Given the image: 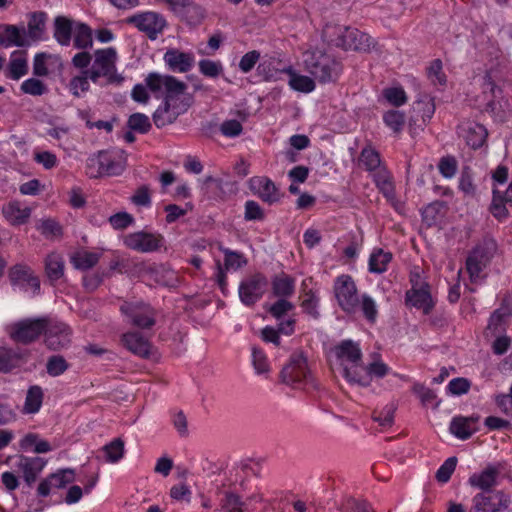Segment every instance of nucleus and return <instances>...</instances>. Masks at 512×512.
Segmentation results:
<instances>
[{
  "instance_id": "1",
  "label": "nucleus",
  "mask_w": 512,
  "mask_h": 512,
  "mask_svg": "<svg viewBox=\"0 0 512 512\" xmlns=\"http://www.w3.org/2000/svg\"><path fill=\"white\" fill-rule=\"evenodd\" d=\"M336 356L340 360L344 377L351 383L362 386L369 385V377L362 362V352L357 343L351 340L342 341L336 348Z\"/></svg>"
},
{
  "instance_id": "2",
  "label": "nucleus",
  "mask_w": 512,
  "mask_h": 512,
  "mask_svg": "<svg viewBox=\"0 0 512 512\" xmlns=\"http://www.w3.org/2000/svg\"><path fill=\"white\" fill-rule=\"evenodd\" d=\"M306 70L320 83L335 82L341 71V63L329 54L320 50L305 53Z\"/></svg>"
},
{
  "instance_id": "3",
  "label": "nucleus",
  "mask_w": 512,
  "mask_h": 512,
  "mask_svg": "<svg viewBox=\"0 0 512 512\" xmlns=\"http://www.w3.org/2000/svg\"><path fill=\"white\" fill-rule=\"evenodd\" d=\"M117 52L114 48L96 50L94 53V63L90 70H85L90 79L96 83L100 77H106L108 83L120 84L124 77L116 71Z\"/></svg>"
},
{
  "instance_id": "4",
  "label": "nucleus",
  "mask_w": 512,
  "mask_h": 512,
  "mask_svg": "<svg viewBox=\"0 0 512 512\" xmlns=\"http://www.w3.org/2000/svg\"><path fill=\"white\" fill-rule=\"evenodd\" d=\"M145 82L155 97H164V101H169V103H171L173 98L182 95L186 90L184 82L177 80L173 76L161 75L156 72L149 73L145 78Z\"/></svg>"
},
{
  "instance_id": "5",
  "label": "nucleus",
  "mask_w": 512,
  "mask_h": 512,
  "mask_svg": "<svg viewBox=\"0 0 512 512\" xmlns=\"http://www.w3.org/2000/svg\"><path fill=\"white\" fill-rule=\"evenodd\" d=\"M281 379L284 383L294 386H315L312 373L310 372L307 359L302 353H294L290 361L281 371Z\"/></svg>"
},
{
  "instance_id": "6",
  "label": "nucleus",
  "mask_w": 512,
  "mask_h": 512,
  "mask_svg": "<svg viewBox=\"0 0 512 512\" xmlns=\"http://www.w3.org/2000/svg\"><path fill=\"white\" fill-rule=\"evenodd\" d=\"M336 30L338 37L331 39L337 46L342 47L345 50L354 51H368L373 46L372 38L355 28L342 27V26H327L324 30L326 35L331 36L330 30Z\"/></svg>"
},
{
  "instance_id": "7",
  "label": "nucleus",
  "mask_w": 512,
  "mask_h": 512,
  "mask_svg": "<svg viewBox=\"0 0 512 512\" xmlns=\"http://www.w3.org/2000/svg\"><path fill=\"white\" fill-rule=\"evenodd\" d=\"M511 502L510 494L504 490L480 492L473 496L470 512H506Z\"/></svg>"
},
{
  "instance_id": "8",
  "label": "nucleus",
  "mask_w": 512,
  "mask_h": 512,
  "mask_svg": "<svg viewBox=\"0 0 512 512\" xmlns=\"http://www.w3.org/2000/svg\"><path fill=\"white\" fill-rule=\"evenodd\" d=\"M47 325L46 317L23 319L10 325L9 335L16 342L29 344L44 334Z\"/></svg>"
},
{
  "instance_id": "9",
  "label": "nucleus",
  "mask_w": 512,
  "mask_h": 512,
  "mask_svg": "<svg viewBox=\"0 0 512 512\" xmlns=\"http://www.w3.org/2000/svg\"><path fill=\"white\" fill-rule=\"evenodd\" d=\"M494 248L493 241H485L470 252L466 259V270L471 282L477 283L484 278L481 273L490 262Z\"/></svg>"
},
{
  "instance_id": "10",
  "label": "nucleus",
  "mask_w": 512,
  "mask_h": 512,
  "mask_svg": "<svg viewBox=\"0 0 512 512\" xmlns=\"http://www.w3.org/2000/svg\"><path fill=\"white\" fill-rule=\"evenodd\" d=\"M334 293L339 306L347 313H353L359 305L357 288L352 277L341 275L336 278Z\"/></svg>"
},
{
  "instance_id": "11",
  "label": "nucleus",
  "mask_w": 512,
  "mask_h": 512,
  "mask_svg": "<svg viewBox=\"0 0 512 512\" xmlns=\"http://www.w3.org/2000/svg\"><path fill=\"white\" fill-rule=\"evenodd\" d=\"M120 311L129 318L134 326L141 329L150 328L156 322L155 311L142 301L124 302L120 306Z\"/></svg>"
},
{
  "instance_id": "12",
  "label": "nucleus",
  "mask_w": 512,
  "mask_h": 512,
  "mask_svg": "<svg viewBox=\"0 0 512 512\" xmlns=\"http://www.w3.org/2000/svg\"><path fill=\"white\" fill-rule=\"evenodd\" d=\"M267 284V278L260 273H256L243 280L239 285L241 302L246 306L254 305L264 295Z\"/></svg>"
},
{
  "instance_id": "13",
  "label": "nucleus",
  "mask_w": 512,
  "mask_h": 512,
  "mask_svg": "<svg viewBox=\"0 0 512 512\" xmlns=\"http://www.w3.org/2000/svg\"><path fill=\"white\" fill-rule=\"evenodd\" d=\"M45 344L50 350L66 348L71 343V330L63 322L49 319V325L44 330Z\"/></svg>"
},
{
  "instance_id": "14",
  "label": "nucleus",
  "mask_w": 512,
  "mask_h": 512,
  "mask_svg": "<svg viewBox=\"0 0 512 512\" xmlns=\"http://www.w3.org/2000/svg\"><path fill=\"white\" fill-rule=\"evenodd\" d=\"M127 23L135 25L141 32L154 40L162 32L166 22L162 16L155 12H143L127 18Z\"/></svg>"
},
{
  "instance_id": "15",
  "label": "nucleus",
  "mask_w": 512,
  "mask_h": 512,
  "mask_svg": "<svg viewBox=\"0 0 512 512\" xmlns=\"http://www.w3.org/2000/svg\"><path fill=\"white\" fill-rule=\"evenodd\" d=\"M162 241L163 237L161 235L146 232L131 233L124 238V244L128 248L142 253L158 250Z\"/></svg>"
},
{
  "instance_id": "16",
  "label": "nucleus",
  "mask_w": 512,
  "mask_h": 512,
  "mask_svg": "<svg viewBox=\"0 0 512 512\" xmlns=\"http://www.w3.org/2000/svg\"><path fill=\"white\" fill-rule=\"evenodd\" d=\"M249 185L253 193L269 205L278 202L282 196L279 188L268 177H253L249 180Z\"/></svg>"
},
{
  "instance_id": "17",
  "label": "nucleus",
  "mask_w": 512,
  "mask_h": 512,
  "mask_svg": "<svg viewBox=\"0 0 512 512\" xmlns=\"http://www.w3.org/2000/svg\"><path fill=\"white\" fill-rule=\"evenodd\" d=\"M499 474V466L488 465L482 471L473 473L469 477L468 483L471 487L480 489L482 492L493 491L492 488L496 486Z\"/></svg>"
},
{
  "instance_id": "18",
  "label": "nucleus",
  "mask_w": 512,
  "mask_h": 512,
  "mask_svg": "<svg viewBox=\"0 0 512 512\" xmlns=\"http://www.w3.org/2000/svg\"><path fill=\"white\" fill-rule=\"evenodd\" d=\"M163 59L171 71L180 73L188 72L195 62L192 53L182 52L175 48L168 49Z\"/></svg>"
},
{
  "instance_id": "19",
  "label": "nucleus",
  "mask_w": 512,
  "mask_h": 512,
  "mask_svg": "<svg viewBox=\"0 0 512 512\" xmlns=\"http://www.w3.org/2000/svg\"><path fill=\"white\" fill-rule=\"evenodd\" d=\"M406 302L417 309H421L424 314H429L434 303L428 284H421L418 288L413 285L412 289L406 293Z\"/></svg>"
},
{
  "instance_id": "20",
  "label": "nucleus",
  "mask_w": 512,
  "mask_h": 512,
  "mask_svg": "<svg viewBox=\"0 0 512 512\" xmlns=\"http://www.w3.org/2000/svg\"><path fill=\"white\" fill-rule=\"evenodd\" d=\"M9 279L13 285L29 286L34 292L40 290V280L32 269L26 265L17 264L9 270Z\"/></svg>"
},
{
  "instance_id": "21",
  "label": "nucleus",
  "mask_w": 512,
  "mask_h": 512,
  "mask_svg": "<svg viewBox=\"0 0 512 512\" xmlns=\"http://www.w3.org/2000/svg\"><path fill=\"white\" fill-rule=\"evenodd\" d=\"M142 272L144 275L148 276L150 280L163 286L173 287L178 282L177 273L163 264L145 266Z\"/></svg>"
},
{
  "instance_id": "22",
  "label": "nucleus",
  "mask_w": 512,
  "mask_h": 512,
  "mask_svg": "<svg viewBox=\"0 0 512 512\" xmlns=\"http://www.w3.org/2000/svg\"><path fill=\"white\" fill-rule=\"evenodd\" d=\"M29 45L26 31L15 25L0 24V47H24Z\"/></svg>"
},
{
  "instance_id": "23",
  "label": "nucleus",
  "mask_w": 512,
  "mask_h": 512,
  "mask_svg": "<svg viewBox=\"0 0 512 512\" xmlns=\"http://www.w3.org/2000/svg\"><path fill=\"white\" fill-rule=\"evenodd\" d=\"M479 419L478 415L454 417L450 423L449 430L457 438L466 440L478 430L477 423Z\"/></svg>"
},
{
  "instance_id": "24",
  "label": "nucleus",
  "mask_w": 512,
  "mask_h": 512,
  "mask_svg": "<svg viewBox=\"0 0 512 512\" xmlns=\"http://www.w3.org/2000/svg\"><path fill=\"white\" fill-rule=\"evenodd\" d=\"M123 346L133 354L147 358L150 354L151 343L139 332H127L122 335Z\"/></svg>"
},
{
  "instance_id": "25",
  "label": "nucleus",
  "mask_w": 512,
  "mask_h": 512,
  "mask_svg": "<svg viewBox=\"0 0 512 512\" xmlns=\"http://www.w3.org/2000/svg\"><path fill=\"white\" fill-rule=\"evenodd\" d=\"M46 462L40 457H21L18 462V469L22 472L25 482L31 486L37 476L43 470Z\"/></svg>"
},
{
  "instance_id": "26",
  "label": "nucleus",
  "mask_w": 512,
  "mask_h": 512,
  "mask_svg": "<svg viewBox=\"0 0 512 512\" xmlns=\"http://www.w3.org/2000/svg\"><path fill=\"white\" fill-rule=\"evenodd\" d=\"M272 294L275 297L286 299L295 292V280L287 274L276 275L272 279Z\"/></svg>"
},
{
  "instance_id": "27",
  "label": "nucleus",
  "mask_w": 512,
  "mask_h": 512,
  "mask_svg": "<svg viewBox=\"0 0 512 512\" xmlns=\"http://www.w3.org/2000/svg\"><path fill=\"white\" fill-rule=\"evenodd\" d=\"M295 319L289 318L282 321L278 325V329L267 326L262 330V338L266 342H271L275 345H280L279 334L291 335L294 332Z\"/></svg>"
},
{
  "instance_id": "28",
  "label": "nucleus",
  "mask_w": 512,
  "mask_h": 512,
  "mask_svg": "<svg viewBox=\"0 0 512 512\" xmlns=\"http://www.w3.org/2000/svg\"><path fill=\"white\" fill-rule=\"evenodd\" d=\"M45 274L50 282L59 280L64 275V259L57 252L48 254L44 260Z\"/></svg>"
},
{
  "instance_id": "29",
  "label": "nucleus",
  "mask_w": 512,
  "mask_h": 512,
  "mask_svg": "<svg viewBox=\"0 0 512 512\" xmlns=\"http://www.w3.org/2000/svg\"><path fill=\"white\" fill-rule=\"evenodd\" d=\"M4 216L12 225H22L30 217L31 209L18 202H11L3 209Z\"/></svg>"
},
{
  "instance_id": "30",
  "label": "nucleus",
  "mask_w": 512,
  "mask_h": 512,
  "mask_svg": "<svg viewBox=\"0 0 512 512\" xmlns=\"http://www.w3.org/2000/svg\"><path fill=\"white\" fill-rule=\"evenodd\" d=\"M179 114L180 113L174 107H171L169 101H164L153 113V122L157 128H162L174 123Z\"/></svg>"
},
{
  "instance_id": "31",
  "label": "nucleus",
  "mask_w": 512,
  "mask_h": 512,
  "mask_svg": "<svg viewBox=\"0 0 512 512\" xmlns=\"http://www.w3.org/2000/svg\"><path fill=\"white\" fill-rule=\"evenodd\" d=\"M106 176L120 175L126 166L125 158L109 151H101Z\"/></svg>"
},
{
  "instance_id": "32",
  "label": "nucleus",
  "mask_w": 512,
  "mask_h": 512,
  "mask_svg": "<svg viewBox=\"0 0 512 512\" xmlns=\"http://www.w3.org/2000/svg\"><path fill=\"white\" fill-rule=\"evenodd\" d=\"M465 132L466 143L473 149L480 148L488 136L487 129L479 123H470Z\"/></svg>"
},
{
  "instance_id": "33",
  "label": "nucleus",
  "mask_w": 512,
  "mask_h": 512,
  "mask_svg": "<svg viewBox=\"0 0 512 512\" xmlns=\"http://www.w3.org/2000/svg\"><path fill=\"white\" fill-rule=\"evenodd\" d=\"M374 182L380 192L389 200L394 198L395 189L392 177L385 167L379 168L373 174Z\"/></svg>"
},
{
  "instance_id": "34",
  "label": "nucleus",
  "mask_w": 512,
  "mask_h": 512,
  "mask_svg": "<svg viewBox=\"0 0 512 512\" xmlns=\"http://www.w3.org/2000/svg\"><path fill=\"white\" fill-rule=\"evenodd\" d=\"M44 393L40 386L33 385L31 386L26 394L23 413L24 414H35L37 413L43 403Z\"/></svg>"
},
{
  "instance_id": "35",
  "label": "nucleus",
  "mask_w": 512,
  "mask_h": 512,
  "mask_svg": "<svg viewBox=\"0 0 512 512\" xmlns=\"http://www.w3.org/2000/svg\"><path fill=\"white\" fill-rule=\"evenodd\" d=\"M72 22L64 16H58L54 21V38L62 46H68L71 41Z\"/></svg>"
},
{
  "instance_id": "36",
  "label": "nucleus",
  "mask_w": 512,
  "mask_h": 512,
  "mask_svg": "<svg viewBox=\"0 0 512 512\" xmlns=\"http://www.w3.org/2000/svg\"><path fill=\"white\" fill-rule=\"evenodd\" d=\"M392 260V254L381 248H376L369 258V271L371 273L381 274L387 270V265Z\"/></svg>"
},
{
  "instance_id": "37",
  "label": "nucleus",
  "mask_w": 512,
  "mask_h": 512,
  "mask_svg": "<svg viewBox=\"0 0 512 512\" xmlns=\"http://www.w3.org/2000/svg\"><path fill=\"white\" fill-rule=\"evenodd\" d=\"M46 19L47 16L42 11L33 12L29 15L27 35L30 39L36 41L41 38L45 30Z\"/></svg>"
},
{
  "instance_id": "38",
  "label": "nucleus",
  "mask_w": 512,
  "mask_h": 512,
  "mask_svg": "<svg viewBox=\"0 0 512 512\" xmlns=\"http://www.w3.org/2000/svg\"><path fill=\"white\" fill-rule=\"evenodd\" d=\"M105 461L108 463L119 462L125 453L124 441L121 438H115L110 443L102 447Z\"/></svg>"
},
{
  "instance_id": "39",
  "label": "nucleus",
  "mask_w": 512,
  "mask_h": 512,
  "mask_svg": "<svg viewBox=\"0 0 512 512\" xmlns=\"http://www.w3.org/2000/svg\"><path fill=\"white\" fill-rule=\"evenodd\" d=\"M359 164L363 166L367 171H377L381 164V159L379 153L372 148L371 146H367L363 148L359 156Z\"/></svg>"
},
{
  "instance_id": "40",
  "label": "nucleus",
  "mask_w": 512,
  "mask_h": 512,
  "mask_svg": "<svg viewBox=\"0 0 512 512\" xmlns=\"http://www.w3.org/2000/svg\"><path fill=\"white\" fill-rule=\"evenodd\" d=\"M221 508L226 512H243L247 508V505L238 494L232 491H226L221 500Z\"/></svg>"
},
{
  "instance_id": "41",
  "label": "nucleus",
  "mask_w": 512,
  "mask_h": 512,
  "mask_svg": "<svg viewBox=\"0 0 512 512\" xmlns=\"http://www.w3.org/2000/svg\"><path fill=\"white\" fill-rule=\"evenodd\" d=\"M99 261V254L89 251L77 252L72 257V263L77 269L87 270L95 266Z\"/></svg>"
},
{
  "instance_id": "42",
  "label": "nucleus",
  "mask_w": 512,
  "mask_h": 512,
  "mask_svg": "<svg viewBox=\"0 0 512 512\" xmlns=\"http://www.w3.org/2000/svg\"><path fill=\"white\" fill-rule=\"evenodd\" d=\"M86 175L90 178H100L106 176L101 151L91 155L86 161Z\"/></svg>"
},
{
  "instance_id": "43",
  "label": "nucleus",
  "mask_w": 512,
  "mask_h": 512,
  "mask_svg": "<svg viewBox=\"0 0 512 512\" xmlns=\"http://www.w3.org/2000/svg\"><path fill=\"white\" fill-rule=\"evenodd\" d=\"M92 31L86 24H79L74 35V46L77 49H87L92 46Z\"/></svg>"
},
{
  "instance_id": "44",
  "label": "nucleus",
  "mask_w": 512,
  "mask_h": 512,
  "mask_svg": "<svg viewBox=\"0 0 512 512\" xmlns=\"http://www.w3.org/2000/svg\"><path fill=\"white\" fill-rule=\"evenodd\" d=\"M413 109L415 112L421 114L422 121L425 123L432 118L435 112V105L433 99L425 95L414 103Z\"/></svg>"
},
{
  "instance_id": "45",
  "label": "nucleus",
  "mask_w": 512,
  "mask_h": 512,
  "mask_svg": "<svg viewBox=\"0 0 512 512\" xmlns=\"http://www.w3.org/2000/svg\"><path fill=\"white\" fill-rule=\"evenodd\" d=\"M224 253V267L226 270H237L247 264L245 256L236 251L230 249H222Z\"/></svg>"
},
{
  "instance_id": "46",
  "label": "nucleus",
  "mask_w": 512,
  "mask_h": 512,
  "mask_svg": "<svg viewBox=\"0 0 512 512\" xmlns=\"http://www.w3.org/2000/svg\"><path fill=\"white\" fill-rule=\"evenodd\" d=\"M289 85L292 89L304 93L312 92L315 89V82L312 78L295 73H291Z\"/></svg>"
},
{
  "instance_id": "47",
  "label": "nucleus",
  "mask_w": 512,
  "mask_h": 512,
  "mask_svg": "<svg viewBox=\"0 0 512 512\" xmlns=\"http://www.w3.org/2000/svg\"><path fill=\"white\" fill-rule=\"evenodd\" d=\"M128 127L136 132L145 134L151 129L149 117L142 113L132 114L127 121Z\"/></svg>"
},
{
  "instance_id": "48",
  "label": "nucleus",
  "mask_w": 512,
  "mask_h": 512,
  "mask_svg": "<svg viewBox=\"0 0 512 512\" xmlns=\"http://www.w3.org/2000/svg\"><path fill=\"white\" fill-rule=\"evenodd\" d=\"M396 406L394 404L386 405L380 412H374L373 420L382 428H389L394 423V414Z\"/></svg>"
},
{
  "instance_id": "49",
  "label": "nucleus",
  "mask_w": 512,
  "mask_h": 512,
  "mask_svg": "<svg viewBox=\"0 0 512 512\" xmlns=\"http://www.w3.org/2000/svg\"><path fill=\"white\" fill-rule=\"evenodd\" d=\"M427 76L433 85H445L446 76L440 59L433 60L427 68Z\"/></svg>"
},
{
  "instance_id": "50",
  "label": "nucleus",
  "mask_w": 512,
  "mask_h": 512,
  "mask_svg": "<svg viewBox=\"0 0 512 512\" xmlns=\"http://www.w3.org/2000/svg\"><path fill=\"white\" fill-rule=\"evenodd\" d=\"M505 199L504 196L500 195V193L496 190L493 192V200L490 205V212L492 215L498 220H504L508 216V210L505 207Z\"/></svg>"
},
{
  "instance_id": "51",
  "label": "nucleus",
  "mask_w": 512,
  "mask_h": 512,
  "mask_svg": "<svg viewBox=\"0 0 512 512\" xmlns=\"http://www.w3.org/2000/svg\"><path fill=\"white\" fill-rule=\"evenodd\" d=\"M15 55V53L13 54ZM8 76L14 80H18L27 73V61L23 57L13 56L8 67Z\"/></svg>"
},
{
  "instance_id": "52",
  "label": "nucleus",
  "mask_w": 512,
  "mask_h": 512,
  "mask_svg": "<svg viewBox=\"0 0 512 512\" xmlns=\"http://www.w3.org/2000/svg\"><path fill=\"white\" fill-rule=\"evenodd\" d=\"M294 310V305L287 299L279 298L275 303H273L269 308L268 312L277 320H280L285 315H288L289 312Z\"/></svg>"
},
{
  "instance_id": "53",
  "label": "nucleus",
  "mask_w": 512,
  "mask_h": 512,
  "mask_svg": "<svg viewBox=\"0 0 512 512\" xmlns=\"http://www.w3.org/2000/svg\"><path fill=\"white\" fill-rule=\"evenodd\" d=\"M385 124L390 127L394 132H400L405 123V116L402 112L397 110H390L383 116Z\"/></svg>"
},
{
  "instance_id": "54",
  "label": "nucleus",
  "mask_w": 512,
  "mask_h": 512,
  "mask_svg": "<svg viewBox=\"0 0 512 512\" xmlns=\"http://www.w3.org/2000/svg\"><path fill=\"white\" fill-rule=\"evenodd\" d=\"M52 480L53 487L62 488L75 480V473L73 469H62L49 476Z\"/></svg>"
},
{
  "instance_id": "55",
  "label": "nucleus",
  "mask_w": 512,
  "mask_h": 512,
  "mask_svg": "<svg viewBox=\"0 0 512 512\" xmlns=\"http://www.w3.org/2000/svg\"><path fill=\"white\" fill-rule=\"evenodd\" d=\"M68 368L66 360L59 355L51 356L46 365L47 373L50 376H59L64 373Z\"/></svg>"
},
{
  "instance_id": "56",
  "label": "nucleus",
  "mask_w": 512,
  "mask_h": 512,
  "mask_svg": "<svg viewBox=\"0 0 512 512\" xmlns=\"http://www.w3.org/2000/svg\"><path fill=\"white\" fill-rule=\"evenodd\" d=\"M457 464V458L456 457H450L448 458L437 470L436 472V479L440 483H446L451 478V475L455 471Z\"/></svg>"
},
{
  "instance_id": "57",
  "label": "nucleus",
  "mask_w": 512,
  "mask_h": 512,
  "mask_svg": "<svg viewBox=\"0 0 512 512\" xmlns=\"http://www.w3.org/2000/svg\"><path fill=\"white\" fill-rule=\"evenodd\" d=\"M21 90L25 94H29V95H33V96H40L46 92L47 88L41 80L35 79V78H30V79L25 80L21 84Z\"/></svg>"
},
{
  "instance_id": "58",
  "label": "nucleus",
  "mask_w": 512,
  "mask_h": 512,
  "mask_svg": "<svg viewBox=\"0 0 512 512\" xmlns=\"http://www.w3.org/2000/svg\"><path fill=\"white\" fill-rule=\"evenodd\" d=\"M385 99L392 105L398 107L406 103V93L402 88L392 87L383 91Z\"/></svg>"
},
{
  "instance_id": "59",
  "label": "nucleus",
  "mask_w": 512,
  "mask_h": 512,
  "mask_svg": "<svg viewBox=\"0 0 512 512\" xmlns=\"http://www.w3.org/2000/svg\"><path fill=\"white\" fill-rule=\"evenodd\" d=\"M412 391L419 397L424 406L432 404L436 400V393L421 383H415Z\"/></svg>"
},
{
  "instance_id": "60",
  "label": "nucleus",
  "mask_w": 512,
  "mask_h": 512,
  "mask_svg": "<svg viewBox=\"0 0 512 512\" xmlns=\"http://www.w3.org/2000/svg\"><path fill=\"white\" fill-rule=\"evenodd\" d=\"M199 71L211 78H216L220 75L223 68L220 62L204 59L199 62Z\"/></svg>"
},
{
  "instance_id": "61",
  "label": "nucleus",
  "mask_w": 512,
  "mask_h": 512,
  "mask_svg": "<svg viewBox=\"0 0 512 512\" xmlns=\"http://www.w3.org/2000/svg\"><path fill=\"white\" fill-rule=\"evenodd\" d=\"M265 217L264 211L261 206L253 200H249L245 203L244 218L247 221H261Z\"/></svg>"
},
{
  "instance_id": "62",
  "label": "nucleus",
  "mask_w": 512,
  "mask_h": 512,
  "mask_svg": "<svg viewBox=\"0 0 512 512\" xmlns=\"http://www.w3.org/2000/svg\"><path fill=\"white\" fill-rule=\"evenodd\" d=\"M88 79H90L89 74H85V71L82 75L73 77L70 81L72 94L78 97L80 93L88 91L90 87Z\"/></svg>"
},
{
  "instance_id": "63",
  "label": "nucleus",
  "mask_w": 512,
  "mask_h": 512,
  "mask_svg": "<svg viewBox=\"0 0 512 512\" xmlns=\"http://www.w3.org/2000/svg\"><path fill=\"white\" fill-rule=\"evenodd\" d=\"M318 302V297L314 294L313 291L309 290L304 295V299L301 302V307L303 308L304 312L310 314L314 318H317L319 315L317 311Z\"/></svg>"
},
{
  "instance_id": "64",
  "label": "nucleus",
  "mask_w": 512,
  "mask_h": 512,
  "mask_svg": "<svg viewBox=\"0 0 512 512\" xmlns=\"http://www.w3.org/2000/svg\"><path fill=\"white\" fill-rule=\"evenodd\" d=\"M343 512H374V510L367 502L350 498L345 503Z\"/></svg>"
}]
</instances>
